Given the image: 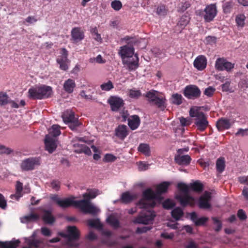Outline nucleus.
Segmentation results:
<instances>
[{
    "label": "nucleus",
    "mask_w": 248,
    "mask_h": 248,
    "mask_svg": "<svg viewBox=\"0 0 248 248\" xmlns=\"http://www.w3.org/2000/svg\"><path fill=\"white\" fill-rule=\"evenodd\" d=\"M184 98L181 94L178 93L172 94L170 101L171 103L176 105H180L183 103Z\"/></svg>",
    "instance_id": "31"
},
{
    "label": "nucleus",
    "mask_w": 248,
    "mask_h": 248,
    "mask_svg": "<svg viewBox=\"0 0 248 248\" xmlns=\"http://www.w3.org/2000/svg\"><path fill=\"white\" fill-rule=\"evenodd\" d=\"M115 135L123 140L128 135L127 127L125 125H120L115 129Z\"/></svg>",
    "instance_id": "20"
},
{
    "label": "nucleus",
    "mask_w": 248,
    "mask_h": 248,
    "mask_svg": "<svg viewBox=\"0 0 248 248\" xmlns=\"http://www.w3.org/2000/svg\"><path fill=\"white\" fill-rule=\"evenodd\" d=\"M189 187L193 191L200 192L202 191L203 186L200 181H196L190 183Z\"/></svg>",
    "instance_id": "37"
},
{
    "label": "nucleus",
    "mask_w": 248,
    "mask_h": 248,
    "mask_svg": "<svg viewBox=\"0 0 248 248\" xmlns=\"http://www.w3.org/2000/svg\"><path fill=\"white\" fill-rule=\"evenodd\" d=\"M178 189L182 192L183 194H186L189 193V187L188 186L184 183H179L177 185Z\"/></svg>",
    "instance_id": "50"
},
{
    "label": "nucleus",
    "mask_w": 248,
    "mask_h": 248,
    "mask_svg": "<svg viewBox=\"0 0 248 248\" xmlns=\"http://www.w3.org/2000/svg\"><path fill=\"white\" fill-rule=\"evenodd\" d=\"M224 13L225 14H230L233 8V3L231 1L226 2L222 5Z\"/></svg>",
    "instance_id": "48"
},
{
    "label": "nucleus",
    "mask_w": 248,
    "mask_h": 248,
    "mask_svg": "<svg viewBox=\"0 0 248 248\" xmlns=\"http://www.w3.org/2000/svg\"><path fill=\"white\" fill-rule=\"evenodd\" d=\"M74 146L76 148L78 147L79 149L75 150V152L78 153H84L87 155H91L92 152L90 149L85 144H80L79 143H76L74 144Z\"/></svg>",
    "instance_id": "27"
},
{
    "label": "nucleus",
    "mask_w": 248,
    "mask_h": 248,
    "mask_svg": "<svg viewBox=\"0 0 248 248\" xmlns=\"http://www.w3.org/2000/svg\"><path fill=\"white\" fill-rule=\"evenodd\" d=\"M212 219L214 222V224L217 225V227L215 229V231L216 232H218L221 230L222 227L221 221L215 217H212Z\"/></svg>",
    "instance_id": "54"
},
{
    "label": "nucleus",
    "mask_w": 248,
    "mask_h": 248,
    "mask_svg": "<svg viewBox=\"0 0 248 248\" xmlns=\"http://www.w3.org/2000/svg\"><path fill=\"white\" fill-rule=\"evenodd\" d=\"M175 198L183 207L190 206L193 207L195 204V199L189 194V193L177 195Z\"/></svg>",
    "instance_id": "12"
},
{
    "label": "nucleus",
    "mask_w": 248,
    "mask_h": 248,
    "mask_svg": "<svg viewBox=\"0 0 248 248\" xmlns=\"http://www.w3.org/2000/svg\"><path fill=\"white\" fill-rule=\"evenodd\" d=\"M157 93V91L151 90L147 92L145 96L148 98V100L150 103H153L158 97Z\"/></svg>",
    "instance_id": "42"
},
{
    "label": "nucleus",
    "mask_w": 248,
    "mask_h": 248,
    "mask_svg": "<svg viewBox=\"0 0 248 248\" xmlns=\"http://www.w3.org/2000/svg\"><path fill=\"white\" fill-rule=\"evenodd\" d=\"M62 119L65 124L69 123L78 119L75 118L74 112L71 110L66 111L62 115Z\"/></svg>",
    "instance_id": "28"
},
{
    "label": "nucleus",
    "mask_w": 248,
    "mask_h": 248,
    "mask_svg": "<svg viewBox=\"0 0 248 248\" xmlns=\"http://www.w3.org/2000/svg\"><path fill=\"white\" fill-rule=\"evenodd\" d=\"M45 148L49 153H52L57 148L55 140L49 135H46L45 139Z\"/></svg>",
    "instance_id": "14"
},
{
    "label": "nucleus",
    "mask_w": 248,
    "mask_h": 248,
    "mask_svg": "<svg viewBox=\"0 0 248 248\" xmlns=\"http://www.w3.org/2000/svg\"><path fill=\"white\" fill-rule=\"evenodd\" d=\"M215 91L216 89L214 87L209 86L204 90L203 94L209 97H211L213 96Z\"/></svg>",
    "instance_id": "52"
},
{
    "label": "nucleus",
    "mask_w": 248,
    "mask_h": 248,
    "mask_svg": "<svg viewBox=\"0 0 248 248\" xmlns=\"http://www.w3.org/2000/svg\"><path fill=\"white\" fill-rule=\"evenodd\" d=\"M171 215L176 220H179L184 216V212L180 207H177L171 211Z\"/></svg>",
    "instance_id": "32"
},
{
    "label": "nucleus",
    "mask_w": 248,
    "mask_h": 248,
    "mask_svg": "<svg viewBox=\"0 0 248 248\" xmlns=\"http://www.w3.org/2000/svg\"><path fill=\"white\" fill-rule=\"evenodd\" d=\"M108 103L110 106L111 109L113 111H118L124 106V101L120 97L117 96H110L108 100Z\"/></svg>",
    "instance_id": "13"
},
{
    "label": "nucleus",
    "mask_w": 248,
    "mask_h": 248,
    "mask_svg": "<svg viewBox=\"0 0 248 248\" xmlns=\"http://www.w3.org/2000/svg\"><path fill=\"white\" fill-rule=\"evenodd\" d=\"M231 125L230 120L224 118L219 119L216 123V126L219 131L229 129Z\"/></svg>",
    "instance_id": "17"
},
{
    "label": "nucleus",
    "mask_w": 248,
    "mask_h": 248,
    "mask_svg": "<svg viewBox=\"0 0 248 248\" xmlns=\"http://www.w3.org/2000/svg\"><path fill=\"white\" fill-rule=\"evenodd\" d=\"M190 215L191 220L194 222L197 226L203 225L208 220V218L206 217H202L198 218L197 215L195 212L191 213Z\"/></svg>",
    "instance_id": "21"
},
{
    "label": "nucleus",
    "mask_w": 248,
    "mask_h": 248,
    "mask_svg": "<svg viewBox=\"0 0 248 248\" xmlns=\"http://www.w3.org/2000/svg\"><path fill=\"white\" fill-rule=\"evenodd\" d=\"M174 159L176 163L178 164L184 166L188 165L191 161V158L188 155H176L175 156Z\"/></svg>",
    "instance_id": "19"
},
{
    "label": "nucleus",
    "mask_w": 248,
    "mask_h": 248,
    "mask_svg": "<svg viewBox=\"0 0 248 248\" xmlns=\"http://www.w3.org/2000/svg\"><path fill=\"white\" fill-rule=\"evenodd\" d=\"M68 124L69 128L73 131L76 130L77 129L78 127L81 124L80 122H79L78 119H77Z\"/></svg>",
    "instance_id": "56"
},
{
    "label": "nucleus",
    "mask_w": 248,
    "mask_h": 248,
    "mask_svg": "<svg viewBox=\"0 0 248 248\" xmlns=\"http://www.w3.org/2000/svg\"><path fill=\"white\" fill-rule=\"evenodd\" d=\"M111 6L114 10L119 11L121 9L122 4L120 0H115L111 2Z\"/></svg>",
    "instance_id": "55"
},
{
    "label": "nucleus",
    "mask_w": 248,
    "mask_h": 248,
    "mask_svg": "<svg viewBox=\"0 0 248 248\" xmlns=\"http://www.w3.org/2000/svg\"><path fill=\"white\" fill-rule=\"evenodd\" d=\"M119 54L121 55L124 64L125 65L130 71L135 70L139 67V58L137 54L134 55L136 60L133 58L134 48L132 46L127 45L120 47Z\"/></svg>",
    "instance_id": "2"
},
{
    "label": "nucleus",
    "mask_w": 248,
    "mask_h": 248,
    "mask_svg": "<svg viewBox=\"0 0 248 248\" xmlns=\"http://www.w3.org/2000/svg\"><path fill=\"white\" fill-rule=\"evenodd\" d=\"M225 159L223 157H220L217 159L216 162V169L218 172L222 173L224 170L225 168Z\"/></svg>",
    "instance_id": "34"
},
{
    "label": "nucleus",
    "mask_w": 248,
    "mask_h": 248,
    "mask_svg": "<svg viewBox=\"0 0 248 248\" xmlns=\"http://www.w3.org/2000/svg\"><path fill=\"white\" fill-rule=\"evenodd\" d=\"M23 189V183L19 181H16V192L17 193L22 194V192Z\"/></svg>",
    "instance_id": "58"
},
{
    "label": "nucleus",
    "mask_w": 248,
    "mask_h": 248,
    "mask_svg": "<svg viewBox=\"0 0 248 248\" xmlns=\"http://www.w3.org/2000/svg\"><path fill=\"white\" fill-rule=\"evenodd\" d=\"M39 218V216L37 214L31 213L29 215L24 216L21 222L23 223L29 222L32 221H36Z\"/></svg>",
    "instance_id": "35"
},
{
    "label": "nucleus",
    "mask_w": 248,
    "mask_h": 248,
    "mask_svg": "<svg viewBox=\"0 0 248 248\" xmlns=\"http://www.w3.org/2000/svg\"><path fill=\"white\" fill-rule=\"evenodd\" d=\"M155 194L151 189L148 188L143 192V199L139 201L137 205L140 208L143 209L141 215L138 217L135 222L139 224H148L154 220L155 215L151 211L147 210L149 208L153 207L155 204L154 202L149 203L148 201L155 199L156 198Z\"/></svg>",
    "instance_id": "1"
},
{
    "label": "nucleus",
    "mask_w": 248,
    "mask_h": 248,
    "mask_svg": "<svg viewBox=\"0 0 248 248\" xmlns=\"http://www.w3.org/2000/svg\"><path fill=\"white\" fill-rule=\"evenodd\" d=\"M191 4L189 1L183 0L178 6L177 11L179 13L184 12L187 8L190 6Z\"/></svg>",
    "instance_id": "40"
},
{
    "label": "nucleus",
    "mask_w": 248,
    "mask_h": 248,
    "mask_svg": "<svg viewBox=\"0 0 248 248\" xmlns=\"http://www.w3.org/2000/svg\"><path fill=\"white\" fill-rule=\"evenodd\" d=\"M189 115L194 118V124L200 132H203L208 126V121L205 114L202 111L193 108L189 110Z\"/></svg>",
    "instance_id": "4"
},
{
    "label": "nucleus",
    "mask_w": 248,
    "mask_h": 248,
    "mask_svg": "<svg viewBox=\"0 0 248 248\" xmlns=\"http://www.w3.org/2000/svg\"><path fill=\"white\" fill-rule=\"evenodd\" d=\"M71 36L74 42H78L84 39V32L80 28L75 27L72 30Z\"/></svg>",
    "instance_id": "18"
},
{
    "label": "nucleus",
    "mask_w": 248,
    "mask_h": 248,
    "mask_svg": "<svg viewBox=\"0 0 248 248\" xmlns=\"http://www.w3.org/2000/svg\"><path fill=\"white\" fill-rule=\"evenodd\" d=\"M6 206V200L5 199L3 195L0 193V207L3 209H5Z\"/></svg>",
    "instance_id": "61"
},
{
    "label": "nucleus",
    "mask_w": 248,
    "mask_h": 248,
    "mask_svg": "<svg viewBox=\"0 0 248 248\" xmlns=\"http://www.w3.org/2000/svg\"><path fill=\"white\" fill-rule=\"evenodd\" d=\"M107 221L114 229H117L120 227L119 220L113 216H109L107 219Z\"/></svg>",
    "instance_id": "36"
},
{
    "label": "nucleus",
    "mask_w": 248,
    "mask_h": 248,
    "mask_svg": "<svg viewBox=\"0 0 248 248\" xmlns=\"http://www.w3.org/2000/svg\"><path fill=\"white\" fill-rule=\"evenodd\" d=\"M88 224L91 227L98 229H102L103 228V225L98 219H89L88 221Z\"/></svg>",
    "instance_id": "44"
},
{
    "label": "nucleus",
    "mask_w": 248,
    "mask_h": 248,
    "mask_svg": "<svg viewBox=\"0 0 248 248\" xmlns=\"http://www.w3.org/2000/svg\"><path fill=\"white\" fill-rule=\"evenodd\" d=\"M141 95V93L140 90H130L129 92V96L132 98H138Z\"/></svg>",
    "instance_id": "53"
},
{
    "label": "nucleus",
    "mask_w": 248,
    "mask_h": 248,
    "mask_svg": "<svg viewBox=\"0 0 248 248\" xmlns=\"http://www.w3.org/2000/svg\"><path fill=\"white\" fill-rule=\"evenodd\" d=\"M77 208L85 214L95 215L99 212V210L88 200H81L78 201Z\"/></svg>",
    "instance_id": "7"
},
{
    "label": "nucleus",
    "mask_w": 248,
    "mask_h": 248,
    "mask_svg": "<svg viewBox=\"0 0 248 248\" xmlns=\"http://www.w3.org/2000/svg\"><path fill=\"white\" fill-rule=\"evenodd\" d=\"M76 87L75 82L74 80L69 78L66 80L63 85L65 91L69 93H72Z\"/></svg>",
    "instance_id": "25"
},
{
    "label": "nucleus",
    "mask_w": 248,
    "mask_h": 248,
    "mask_svg": "<svg viewBox=\"0 0 248 248\" xmlns=\"http://www.w3.org/2000/svg\"><path fill=\"white\" fill-rule=\"evenodd\" d=\"M189 22V19L187 16H183L180 19L177 23V26L179 27L181 30H183Z\"/></svg>",
    "instance_id": "47"
},
{
    "label": "nucleus",
    "mask_w": 248,
    "mask_h": 248,
    "mask_svg": "<svg viewBox=\"0 0 248 248\" xmlns=\"http://www.w3.org/2000/svg\"><path fill=\"white\" fill-rule=\"evenodd\" d=\"M168 9L164 4H160L156 8V13L159 16H165L167 15Z\"/></svg>",
    "instance_id": "41"
},
{
    "label": "nucleus",
    "mask_w": 248,
    "mask_h": 248,
    "mask_svg": "<svg viewBox=\"0 0 248 248\" xmlns=\"http://www.w3.org/2000/svg\"><path fill=\"white\" fill-rule=\"evenodd\" d=\"M9 102L10 98L7 94L5 92H0V106H4Z\"/></svg>",
    "instance_id": "46"
},
{
    "label": "nucleus",
    "mask_w": 248,
    "mask_h": 248,
    "mask_svg": "<svg viewBox=\"0 0 248 248\" xmlns=\"http://www.w3.org/2000/svg\"><path fill=\"white\" fill-rule=\"evenodd\" d=\"M25 242L28 245L31 247V248H38L41 242L37 239H31L30 238H25Z\"/></svg>",
    "instance_id": "43"
},
{
    "label": "nucleus",
    "mask_w": 248,
    "mask_h": 248,
    "mask_svg": "<svg viewBox=\"0 0 248 248\" xmlns=\"http://www.w3.org/2000/svg\"><path fill=\"white\" fill-rule=\"evenodd\" d=\"M211 196L209 192H206L199 199V206L201 209H208L211 205L209 203Z\"/></svg>",
    "instance_id": "15"
},
{
    "label": "nucleus",
    "mask_w": 248,
    "mask_h": 248,
    "mask_svg": "<svg viewBox=\"0 0 248 248\" xmlns=\"http://www.w3.org/2000/svg\"><path fill=\"white\" fill-rule=\"evenodd\" d=\"M99 190L96 189H91L88 193V196L89 198L91 199H93L96 197V196L98 195Z\"/></svg>",
    "instance_id": "63"
},
{
    "label": "nucleus",
    "mask_w": 248,
    "mask_h": 248,
    "mask_svg": "<svg viewBox=\"0 0 248 248\" xmlns=\"http://www.w3.org/2000/svg\"><path fill=\"white\" fill-rule=\"evenodd\" d=\"M40 159L37 157H30L23 160L20 164L22 171H30L35 169V167L40 165Z\"/></svg>",
    "instance_id": "11"
},
{
    "label": "nucleus",
    "mask_w": 248,
    "mask_h": 248,
    "mask_svg": "<svg viewBox=\"0 0 248 248\" xmlns=\"http://www.w3.org/2000/svg\"><path fill=\"white\" fill-rule=\"evenodd\" d=\"M194 66L198 70H204L207 65V59L203 55L198 56L194 60Z\"/></svg>",
    "instance_id": "16"
},
{
    "label": "nucleus",
    "mask_w": 248,
    "mask_h": 248,
    "mask_svg": "<svg viewBox=\"0 0 248 248\" xmlns=\"http://www.w3.org/2000/svg\"><path fill=\"white\" fill-rule=\"evenodd\" d=\"M116 159V157L112 154H107L105 155L104 161L105 162H114Z\"/></svg>",
    "instance_id": "57"
},
{
    "label": "nucleus",
    "mask_w": 248,
    "mask_h": 248,
    "mask_svg": "<svg viewBox=\"0 0 248 248\" xmlns=\"http://www.w3.org/2000/svg\"><path fill=\"white\" fill-rule=\"evenodd\" d=\"M170 185V183L169 182H163L156 186V192L157 195H161L162 194L166 193Z\"/></svg>",
    "instance_id": "26"
},
{
    "label": "nucleus",
    "mask_w": 248,
    "mask_h": 248,
    "mask_svg": "<svg viewBox=\"0 0 248 248\" xmlns=\"http://www.w3.org/2000/svg\"><path fill=\"white\" fill-rule=\"evenodd\" d=\"M61 133L60 130V126L57 124L53 125L49 129V135L52 138L56 137L59 136Z\"/></svg>",
    "instance_id": "33"
},
{
    "label": "nucleus",
    "mask_w": 248,
    "mask_h": 248,
    "mask_svg": "<svg viewBox=\"0 0 248 248\" xmlns=\"http://www.w3.org/2000/svg\"><path fill=\"white\" fill-rule=\"evenodd\" d=\"M149 166L148 164H146L142 161H140L139 162V170L140 171L146 170L148 169Z\"/></svg>",
    "instance_id": "60"
},
{
    "label": "nucleus",
    "mask_w": 248,
    "mask_h": 248,
    "mask_svg": "<svg viewBox=\"0 0 248 248\" xmlns=\"http://www.w3.org/2000/svg\"><path fill=\"white\" fill-rule=\"evenodd\" d=\"M50 186L56 191H58L60 188V183L58 181L53 180L50 184Z\"/></svg>",
    "instance_id": "59"
},
{
    "label": "nucleus",
    "mask_w": 248,
    "mask_h": 248,
    "mask_svg": "<svg viewBox=\"0 0 248 248\" xmlns=\"http://www.w3.org/2000/svg\"><path fill=\"white\" fill-rule=\"evenodd\" d=\"M20 242L19 240L10 242L0 241V248H16Z\"/></svg>",
    "instance_id": "29"
},
{
    "label": "nucleus",
    "mask_w": 248,
    "mask_h": 248,
    "mask_svg": "<svg viewBox=\"0 0 248 248\" xmlns=\"http://www.w3.org/2000/svg\"><path fill=\"white\" fill-rule=\"evenodd\" d=\"M59 235L67 239V244L72 247H77L78 244L73 243V242L78 240L80 236L79 231L75 226L67 227V233L60 232Z\"/></svg>",
    "instance_id": "5"
},
{
    "label": "nucleus",
    "mask_w": 248,
    "mask_h": 248,
    "mask_svg": "<svg viewBox=\"0 0 248 248\" xmlns=\"http://www.w3.org/2000/svg\"><path fill=\"white\" fill-rule=\"evenodd\" d=\"M236 136H241L242 137L248 135V129H238L237 132L235 133Z\"/></svg>",
    "instance_id": "62"
},
{
    "label": "nucleus",
    "mask_w": 248,
    "mask_h": 248,
    "mask_svg": "<svg viewBox=\"0 0 248 248\" xmlns=\"http://www.w3.org/2000/svg\"><path fill=\"white\" fill-rule=\"evenodd\" d=\"M60 53L61 55L59 56L57 59V62H68V60L67 58L68 51H67V50L64 48H62L61 50Z\"/></svg>",
    "instance_id": "39"
},
{
    "label": "nucleus",
    "mask_w": 248,
    "mask_h": 248,
    "mask_svg": "<svg viewBox=\"0 0 248 248\" xmlns=\"http://www.w3.org/2000/svg\"><path fill=\"white\" fill-rule=\"evenodd\" d=\"M183 94L188 99H195L200 97L201 91L197 86L189 85L185 88Z\"/></svg>",
    "instance_id": "9"
},
{
    "label": "nucleus",
    "mask_w": 248,
    "mask_h": 248,
    "mask_svg": "<svg viewBox=\"0 0 248 248\" xmlns=\"http://www.w3.org/2000/svg\"><path fill=\"white\" fill-rule=\"evenodd\" d=\"M246 16L244 14H239L236 16L235 22L238 27L243 28L245 26Z\"/></svg>",
    "instance_id": "45"
},
{
    "label": "nucleus",
    "mask_w": 248,
    "mask_h": 248,
    "mask_svg": "<svg viewBox=\"0 0 248 248\" xmlns=\"http://www.w3.org/2000/svg\"><path fill=\"white\" fill-rule=\"evenodd\" d=\"M138 150L146 156H149L151 155L150 148L148 144L140 143L138 148Z\"/></svg>",
    "instance_id": "30"
},
{
    "label": "nucleus",
    "mask_w": 248,
    "mask_h": 248,
    "mask_svg": "<svg viewBox=\"0 0 248 248\" xmlns=\"http://www.w3.org/2000/svg\"><path fill=\"white\" fill-rule=\"evenodd\" d=\"M43 212L44 214L42 216V219L45 223L52 224L55 222V218L52 215L50 211L45 209L43 211Z\"/></svg>",
    "instance_id": "23"
},
{
    "label": "nucleus",
    "mask_w": 248,
    "mask_h": 248,
    "mask_svg": "<svg viewBox=\"0 0 248 248\" xmlns=\"http://www.w3.org/2000/svg\"><path fill=\"white\" fill-rule=\"evenodd\" d=\"M52 88L45 85L35 86L29 89L28 97L31 99H43L50 97L52 94Z\"/></svg>",
    "instance_id": "3"
},
{
    "label": "nucleus",
    "mask_w": 248,
    "mask_h": 248,
    "mask_svg": "<svg viewBox=\"0 0 248 248\" xmlns=\"http://www.w3.org/2000/svg\"><path fill=\"white\" fill-rule=\"evenodd\" d=\"M128 124L132 130L136 129L140 124V117L136 115L132 116L127 119Z\"/></svg>",
    "instance_id": "22"
},
{
    "label": "nucleus",
    "mask_w": 248,
    "mask_h": 248,
    "mask_svg": "<svg viewBox=\"0 0 248 248\" xmlns=\"http://www.w3.org/2000/svg\"><path fill=\"white\" fill-rule=\"evenodd\" d=\"M100 88L103 91H108L114 88L112 82L109 80L107 83H104L101 85Z\"/></svg>",
    "instance_id": "51"
},
{
    "label": "nucleus",
    "mask_w": 248,
    "mask_h": 248,
    "mask_svg": "<svg viewBox=\"0 0 248 248\" xmlns=\"http://www.w3.org/2000/svg\"><path fill=\"white\" fill-rule=\"evenodd\" d=\"M238 181L241 184H245L248 186V176L238 177Z\"/></svg>",
    "instance_id": "64"
},
{
    "label": "nucleus",
    "mask_w": 248,
    "mask_h": 248,
    "mask_svg": "<svg viewBox=\"0 0 248 248\" xmlns=\"http://www.w3.org/2000/svg\"><path fill=\"white\" fill-rule=\"evenodd\" d=\"M166 99L163 98L157 97L156 99L153 103V104L155 105L158 108L162 110L165 109L166 108L165 104Z\"/></svg>",
    "instance_id": "38"
},
{
    "label": "nucleus",
    "mask_w": 248,
    "mask_h": 248,
    "mask_svg": "<svg viewBox=\"0 0 248 248\" xmlns=\"http://www.w3.org/2000/svg\"><path fill=\"white\" fill-rule=\"evenodd\" d=\"M175 205V203L170 199H167L164 201L162 203L163 207L167 210H169L173 207H174Z\"/></svg>",
    "instance_id": "49"
},
{
    "label": "nucleus",
    "mask_w": 248,
    "mask_h": 248,
    "mask_svg": "<svg viewBox=\"0 0 248 248\" xmlns=\"http://www.w3.org/2000/svg\"><path fill=\"white\" fill-rule=\"evenodd\" d=\"M234 63L228 62L224 58H218L215 62V67L217 71H226L228 72L232 71L234 68Z\"/></svg>",
    "instance_id": "8"
},
{
    "label": "nucleus",
    "mask_w": 248,
    "mask_h": 248,
    "mask_svg": "<svg viewBox=\"0 0 248 248\" xmlns=\"http://www.w3.org/2000/svg\"><path fill=\"white\" fill-rule=\"evenodd\" d=\"M49 198L51 201L62 209L67 208L72 206L76 207L78 206V201H74L70 198L61 199L57 194H50Z\"/></svg>",
    "instance_id": "6"
},
{
    "label": "nucleus",
    "mask_w": 248,
    "mask_h": 248,
    "mask_svg": "<svg viewBox=\"0 0 248 248\" xmlns=\"http://www.w3.org/2000/svg\"><path fill=\"white\" fill-rule=\"evenodd\" d=\"M217 10L216 4H209L205 7L204 11L200 12L199 15H203L204 19L206 22L212 21L216 16Z\"/></svg>",
    "instance_id": "10"
},
{
    "label": "nucleus",
    "mask_w": 248,
    "mask_h": 248,
    "mask_svg": "<svg viewBox=\"0 0 248 248\" xmlns=\"http://www.w3.org/2000/svg\"><path fill=\"white\" fill-rule=\"evenodd\" d=\"M135 198V195L131 194L129 192L126 191L122 194L121 201L122 203L128 204L132 202Z\"/></svg>",
    "instance_id": "24"
}]
</instances>
